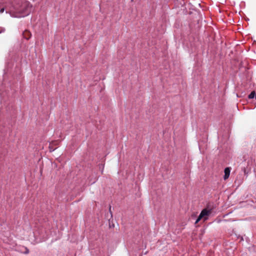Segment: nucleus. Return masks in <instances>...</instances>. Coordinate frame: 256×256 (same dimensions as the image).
I'll return each mask as SVG.
<instances>
[{
	"instance_id": "1",
	"label": "nucleus",
	"mask_w": 256,
	"mask_h": 256,
	"mask_svg": "<svg viewBox=\"0 0 256 256\" xmlns=\"http://www.w3.org/2000/svg\"><path fill=\"white\" fill-rule=\"evenodd\" d=\"M32 10V6L27 2H24L20 6H13L10 12L12 16L16 18L24 17L30 14Z\"/></svg>"
},
{
	"instance_id": "6",
	"label": "nucleus",
	"mask_w": 256,
	"mask_h": 256,
	"mask_svg": "<svg viewBox=\"0 0 256 256\" xmlns=\"http://www.w3.org/2000/svg\"><path fill=\"white\" fill-rule=\"evenodd\" d=\"M29 252V250H28L26 249V251L24 252L25 254H27Z\"/></svg>"
},
{
	"instance_id": "2",
	"label": "nucleus",
	"mask_w": 256,
	"mask_h": 256,
	"mask_svg": "<svg viewBox=\"0 0 256 256\" xmlns=\"http://www.w3.org/2000/svg\"><path fill=\"white\" fill-rule=\"evenodd\" d=\"M211 213L212 210H208L206 208L203 209L196 219L195 224L198 223L201 220H202L204 221L208 220Z\"/></svg>"
},
{
	"instance_id": "3",
	"label": "nucleus",
	"mask_w": 256,
	"mask_h": 256,
	"mask_svg": "<svg viewBox=\"0 0 256 256\" xmlns=\"http://www.w3.org/2000/svg\"><path fill=\"white\" fill-rule=\"evenodd\" d=\"M224 172V180H226L227 178H228V177L230 176V168H225Z\"/></svg>"
},
{
	"instance_id": "4",
	"label": "nucleus",
	"mask_w": 256,
	"mask_h": 256,
	"mask_svg": "<svg viewBox=\"0 0 256 256\" xmlns=\"http://www.w3.org/2000/svg\"><path fill=\"white\" fill-rule=\"evenodd\" d=\"M248 97L250 99H252L255 98V92L254 91L251 92Z\"/></svg>"
},
{
	"instance_id": "8",
	"label": "nucleus",
	"mask_w": 256,
	"mask_h": 256,
	"mask_svg": "<svg viewBox=\"0 0 256 256\" xmlns=\"http://www.w3.org/2000/svg\"><path fill=\"white\" fill-rule=\"evenodd\" d=\"M255 98L256 99V93H255Z\"/></svg>"
},
{
	"instance_id": "9",
	"label": "nucleus",
	"mask_w": 256,
	"mask_h": 256,
	"mask_svg": "<svg viewBox=\"0 0 256 256\" xmlns=\"http://www.w3.org/2000/svg\"><path fill=\"white\" fill-rule=\"evenodd\" d=\"M133 0H132V1Z\"/></svg>"
},
{
	"instance_id": "7",
	"label": "nucleus",
	"mask_w": 256,
	"mask_h": 256,
	"mask_svg": "<svg viewBox=\"0 0 256 256\" xmlns=\"http://www.w3.org/2000/svg\"><path fill=\"white\" fill-rule=\"evenodd\" d=\"M4 28H3V29L0 32V33H1V32H4Z\"/></svg>"
},
{
	"instance_id": "5",
	"label": "nucleus",
	"mask_w": 256,
	"mask_h": 256,
	"mask_svg": "<svg viewBox=\"0 0 256 256\" xmlns=\"http://www.w3.org/2000/svg\"><path fill=\"white\" fill-rule=\"evenodd\" d=\"M4 8H2L0 9V14L2 13V12H4Z\"/></svg>"
}]
</instances>
